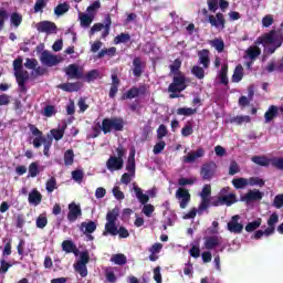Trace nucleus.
I'll return each mask as SVG.
<instances>
[{"mask_svg": "<svg viewBox=\"0 0 283 283\" xmlns=\"http://www.w3.org/2000/svg\"><path fill=\"white\" fill-rule=\"evenodd\" d=\"M264 198V193L260 190H250L241 197V202H258Z\"/></svg>", "mask_w": 283, "mask_h": 283, "instance_id": "obj_23", "label": "nucleus"}, {"mask_svg": "<svg viewBox=\"0 0 283 283\" xmlns=\"http://www.w3.org/2000/svg\"><path fill=\"white\" fill-rule=\"evenodd\" d=\"M28 200H29V205H34V207H39V203L40 202H43V195H41L36 188L32 189L30 192H29V197H28Z\"/></svg>", "mask_w": 283, "mask_h": 283, "instance_id": "obj_26", "label": "nucleus"}, {"mask_svg": "<svg viewBox=\"0 0 283 283\" xmlns=\"http://www.w3.org/2000/svg\"><path fill=\"white\" fill-rule=\"evenodd\" d=\"M64 165L66 167L74 165V150L73 149H67L64 153Z\"/></svg>", "mask_w": 283, "mask_h": 283, "instance_id": "obj_49", "label": "nucleus"}, {"mask_svg": "<svg viewBox=\"0 0 283 283\" xmlns=\"http://www.w3.org/2000/svg\"><path fill=\"white\" fill-rule=\"evenodd\" d=\"M198 113V108H187V107H180L177 109L178 116H193V114Z\"/></svg>", "mask_w": 283, "mask_h": 283, "instance_id": "obj_50", "label": "nucleus"}, {"mask_svg": "<svg viewBox=\"0 0 283 283\" xmlns=\"http://www.w3.org/2000/svg\"><path fill=\"white\" fill-rule=\"evenodd\" d=\"M29 129L32 136H34L32 142L34 149H39L43 145V154L46 158H50V149H52V135L48 134L45 137L43 132L34 124H29Z\"/></svg>", "mask_w": 283, "mask_h": 283, "instance_id": "obj_1", "label": "nucleus"}, {"mask_svg": "<svg viewBox=\"0 0 283 283\" xmlns=\"http://www.w3.org/2000/svg\"><path fill=\"white\" fill-rule=\"evenodd\" d=\"M145 67H147V64L143 62V59L139 56L134 57L133 60V75L136 78H140L143 76V73L145 72Z\"/></svg>", "mask_w": 283, "mask_h": 283, "instance_id": "obj_19", "label": "nucleus"}, {"mask_svg": "<svg viewBox=\"0 0 283 283\" xmlns=\"http://www.w3.org/2000/svg\"><path fill=\"white\" fill-rule=\"evenodd\" d=\"M147 94V86L145 84L138 87L133 86L120 97L122 101H132V98H138V96H145Z\"/></svg>", "mask_w": 283, "mask_h": 283, "instance_id": "obj_12", "label": "nucleus"}, {"mask_svg": "<svg viewBox=\"0 0 283 283\" xmlns=\"http://www.w3.org/2000/svg\"><path fill=\"white\" fill-rule=\"evenodd\" d=\"M132 41V35L129 33H120L114 38V44L120 45V43H129Z\"/></svg>", "mask_w": 283, "mask_h": 283, "instance_id": "obj_44", "label": "nucleus"}, {"mask_svg": "<svg viewBox=\"0 0 283 283\" xmlns=\"http://www.w3.org/2000/svg\"><path fill=\"white\" fill-rule=\"evenodd\" d=\"M48 8V0H35V4L33 7V12L35 14L43 13V9Z\"/></svg>", "mask_w": 283, "mask_h": 283, "instance_id": "obj_51", "label": "nucleus"}, {"mask_svg": "<svg viewBox=\"0 0 283 283\" xmlns=\"http://www.w3.org/2000/svg\"><path fill=\"white\" fill-rule=\"evenodd\" d=\"M221 202L223 206L226 205L227 207H231V205H235V202H238V199L235 193H229L221 196Z\"/></svg>", "mask_w": 283, "mask_h": 283, "instance_id": "obj_39", "label": "nucleus"}, {"mask_svg": "<svg viewBox=\"0 0 283 283\" xmlns=\"http://www.w3.org/2000/svg\"><path fill=\"white\" fill-rule=\"evenodd\" d=\"M210 45L211 48H214V50H217V52L221 53L224 52V40L222 39H213L210 41Z\"/></svg>", "mask_w": 283, "mask_h": 283, "instance_id": "obj_45", "label": "nucleus"}, {"mask_svg": "<svg viewBox=\"0 0 283 283\" xmlns=\"http://www.w3.org/2000/svg\"><path fill=\"white\" fill-rule=\"evenodd\" d=\"M38 65L39 61L36 59L28 57L24 63V67H27V70H35Z\"/></svg>", "mask_w": 283, "mask_h": 283, "instance_id": "obj_61", "label": "nucleus"}, {"mask_svg": "<svg viewBox=\"0 0 283 283\" xmlns=\"http://www.w3.org/2000/svg\"><path fill=\"white\" fill-rule=\"evenodd\" d=\"M244 78V67H242V64H239L235 66L233 75H232V82L233 83H240Z\"/></svg>", "mask_w": 283, "mask_h": 283, "instance_id": "obj_32", "label": "nucleus"}, {"mask_svg": "<svg viewBox=\"0 0 283 283\" xmlns=\"http://www.w3.org/2000/svg\"><path fill=\"white\" fill-rule=\"evenodd\" d=\"M98 76H99L98 70H92L88 73H86V75L84 76V80L86 81V83H92L93 81H96Z\"/></svg>", "mask_w": 283, "mask_h": 283, "instance_id": "obj_57", "label": "nucleus"}, {"mask_svg": "<svg viewBox=\"0 0 283 283\" xmlns=\"http://www.w3.org/2000/svg\"><path fill=\"white\" fill-rule=\"evenodd\" d=\"M57 87L59 90H63V92H78V84L76 83H63L60 84Z\"/></svg>", "mask_w": 283, "mask_h": 283, "instance_id": "obj_46", "label": "nucleus"}, {"mask_svg": "<svg viewBox=\"0 0 283 283\" xmlns=\"http://www.w3.org/2000/svg\"><path fill=\"white\" fill-rule=\"evenodd\" d=\"M201 201L198 208V214L202 216V211H207L211 207V185H205L200 192Z\"/></svg>", "mask_w": 283, "mask_h": 283, "instance_id": "obj_11", "label": "nucleus"}, {"mask_svg": "<svg viewBox=\"0 0 283 283\" xmlns=\"http://www.w3.org/2000/svg\"><path fill=\"white\" fill-rule=\"evenodd\" d=\"M240 220V214H235L231 218V220L228 222V231L230 233H242L244 231V224L238 222Z\"/></svg>", "mask_w": 283, "mask_h": 283, "instance_id": "obj_20", "label": "nucleus"}, {"mask_svg": "<svg viewBox=\"0 0 283 283\" xmlns=\"http://www.w3.org/2000/svg\"><path fill=\"white\" fill-rule=\"evenodd\" d=\"M280 222V214L273 212L268 219V228L265 230H256L253 234V240H261L263 235L269 238L275 233V224Z\"/></svg>", "mask_w": 283, "mask_h": 283, "instance_id": "obj_6", "label": "nucleus"}, {"mask_svg": "<svg viewBox=\"0 0 283 283\" xmlns=\"http://www.w3.org/2000/svg\"><path fill=\"white\" fill-rule=\"evenodd\" d=\"M264 179L260 177H251L250 179H248V185H250L251 187H264Z\"/></svg>", "mask_w": 283, "mask_h": 283, "instance_id": "obj_56", "label": "nucleus"}, {"mask_svg": "<svg viewBox=\"0 0 283 283\" xmlns=\"http://www.w3.org/2000/svg\"><path fill=\"white\" fill-rule=\"evenodd\" d=\"M275 23V20L273 19L272 14H266L262 18V25L263 28H271V24Z\"/></svg>", "mask_w": 283, "mask_h": 283, "instance_id": "obj_63", "label": "nucleus"}, {"mask_svg": "<svg viewBox=\"0 0 283 283\" xmlns=\"http://www.w3.org/2000/svg\"><path fill=\"white\" fill-rule=\"evenodd\" d=\"M103 28H105V32L103 33V36H107V34H109V28H112V18H109V15L106 17V23H95L91 30H90V35H94L96 34V32H101V30H103Z\"/></svg>", "mask_w": 283, "mask_h": 283, "instance_id": "obj_17", "label": "nucleus"}, {"mask_svg": "<svg viewBox=\"0 0 283 283\" xmlns=\"http://www.w3.org/2000/svg\"><path fill=\"white\" fill-rule=\"evenodd\" d=\"M203 17H208V22L212 28H217V30H224L227 28V19H224L223 13H217L216 15L210 14L207 9H202Z\"/></svg>", "mask_w": 283, "mask_h": 283, "instance_id": "obj_8", "label": "nucleus"}, {"mask_svg": "<svg viewBox=\"0 0 283 283\" xmlns=\"http://www.w3.org/2000/svg\"><path fill=\"white\" fill-rule=\"evenodd\" d=\"M81 216H83V210H81V206L76 205L75 202L70 203L67 213L69 222H76V220H78Z\"/></svg>", "mask_w": 283, "mask_h": 283, "instance_id": "obj_18", "label": "nucleus"}, {"mask_svg": "<svg viewBox=\"0 0 283 283\" xmlns=\"http://www.w3.org/2000/svg\"><path fill=\"white\" fill-rule=\"evenodd\" d=\"M232 185L234 189H244L245 187H249V179L239 177L232 179Z\"/></svg>", "mask_w": 283, "mask_h": 283, "instance_id": "obj_37", "label": "nucleus"}, {"mask_svg": "<svg viewBox=\"0 0 283 283\" xmlns=\"http://www.w3.org/2000/svg\"><path fill=\"white\" fill-rule=\"evenodd\" d=\"M187 90V77L182 73H178L174 75L172 83L168 86L169 98H178L180 92H185Z\"/></svg>", "mask_w": 283, "mask_h": 283, "instance_id": "obj_4", "label": "nucleus"}, {"mask_svg": "<svg viewBox=\"0 0 283 283\" xmlns=\"http://www.w3.org/2000/svg\"><path fill=\"white\" fill-rule=\"evenodd\" d=\"M169 67H170V74H174V75L182 74V72H180V67H182V61H180V59H176L174 63L170 64Z\"/></svg>", "mask_w": 283, "mask_h": 283, "instance_id": "obj_48", "label": "nucleus"}, {"mask_svg": "<svg viewBox=\"0 0 283 283\" xmlns=\"http://www.w3.org/2000/svg\"><path fill=\"white\" fill-rule=\"evenodd\" d=\"M205 156V148H198L195 153H189L185 157V163H196L197 158Z\"/></svg>", "mask_w": 283, "mask_h": 283, "instance_id": "obj_29", "label": "nucleus"}, {"mask_svg": "<svg viewBox=\"0 0 283 283\" xmlns=\"http://www.w3.org/2000/svg\"><path fill=\"white\" fill-rule=\"evenodd\" d=\"M45 187H46L48 193H52V192L54 191V189H56V178L51 177V178L46 181Z\"/></svg>", "mask_w": 283, "mask_h": 283, "instance_id": "obj_60", "label": "nucleus"}, {"mask_svg": "<svg viewBox=\"0 0 283 283\" xmlns=\"http://www.w3.org/2000/svg\"><path fill=\"white\" fill-rule=\"evenodd\" d=\"M13 70H14V77L20 87V91L28 92V88L25 87V83H28V78H30V75L28 74V71L23 70V59L18 57L13 61Z\"/></svg>", "mask_w": 283, "mask_h": 283, "instance_id": "obj_3", "label": "nucleus"}, {"mask_svg": "<svg viewBox=\"0 0 283 283\" xmlns=\"http://www.w3.org/2000/svg\"><path fill=\"white\" fill-rule=\"evenodd\" d=\"M84 176L85 175H84L83 170H81V169L72 171V178H73V180H75V182H83Z\"/></svg>", "mask_w": 283, "mask_h": 283, "instance_id": "obj_62", "label": "nucleus"}, {"mask_svg": "<svg viewBox=\"0 0 283 283\" xmlns=\"http://www.w3.org/2000/svg\"><path fill=\"white\" fill-rule=\"evenodd\" d=\"M40 61L42 65H46V67H54V65H59L63 59L59 55H54L50 53V51L45 50L41 53Z\"/></svg>", "mask_w": 283, "mask_h": 283, "instance_id": "obj_13", "label": "nucleus"}, {"mask_svg": "<svg viewBox=\"0 0 283 283\" xmlns=\"http://www.w3.org/2000/svg\"><path fill=\"white\" fill-rule=\"evenodd\" d=\"M245 52L251 61H255L262 54V49L260 46H250Z\"/></svg>", "mask_w": 283, "mask_h": 283, "instance_id": "obj_43", "label": "nucleus"}, {"mask_svg": "<svg viewBox=\"0 0 283 283\" xmlns=\"http://www.w3.org/2000/svg\"><path fill=\"white\" fill-rule=\"evenodd\" d=\"M120 214V210L118 208H114L113 210H109L106 213V223H105V228L103 231V235H108L109 231H115L116 227H118L116 224V221L118 220V216Z\"/></svg>", "mask_w": 283, "mask_h": 283, "instance_id": "obj_9", "label": "nucleus"}, {"mask_svg": "<svg viewBox=\"0 0 283 283\" xmlns=\"http://www.w3.org/2000/svg\"><path fill=\"white\" fill-rule=\"evenodd\" d=\"M217 170H218V165H216V163L213 161L206 163L201 166L200 176L202 180H211L216 176Z\"/></svg>", "mask_w": 283, "mask_h": 283, "instance_id": "obj_15", "label": "nucleus"}, {"mask_svg": "<svg viewBox=\"0 0 283 283\" xmlns=\"http://www.w3.org/2000/svg\"><path fill=\"white\" fill-rule=\"evenodd\" d=\"M38 32H45L46 34H54L56 32V23L44 20L36 24Z\"/></svg>", "mask_w": 283, "mask_h": 283, "instance_id": "obj_22", "label": "nucleus"}, {"mask_svg": "<svg viewBox=\"0 0 283 283\" xmlns=\"http://www.w3.org/2000/svg\"><path fill=\"white\" fill-rule=\"evenodd\" d=\"M80 230L84 231V233H94L96 231V222L88 221V222H82L80 226Z\"/></svg>", "mask_w": 283, "mask_h": 283, "instance_id": "obj_35", "label": "nucleus"}, {"mask_svg": "<svg viewBox=\"0 0 283 283\" xmlns=\"http://www.w3.org/2000/svg\"><path fill=\"white\" fill-rule=\"evenodd\" d=\"M66 128H67V125H64L60 129H56V128L51 129L49 136L52 137V142L53 140H62L63 136H65Z\"/></svg>", "mask_w": 283, "mask_h": 283, "instance_id": "obj_31", "label": "nucleus"}, {"mask_svg": "<svg viewBox=\"0 0 283 283\" xmlns=\"http://www.w3.org/2000/svg\"><path fill=\"white\" fill-rule=\"evenodd\" d=\"M191 73L193 74V76H196V78H199V81H202V78H205V69H202V66H192Z\"/></svg>", "mask_w": 283, "mask_h": 283, "instance_id": "obj_53", "label": "nucleus"}, {"mask_svg": "<svg viewBox=\"0 0 283 283\" xmlns=\"http://www.w3.org/2000/svg\"><path fill=\"white\" fill-rule=\"evenodd\" d=\"M229 72V65L223 64L220 70L219 78L221 85H229V77L227 76V73Z\"/></svg>", "mask_w": 283, "mask_h": 283, "instance_id": "obj_41", "label": "nucleus"}, {"mask_svg": "<svg viewBox=\"0 0 283 283\" xmlns=\"http://www.w3.org/2000/svg\"><path fill=\"white\" fill-rule=\"evenodd\" d=\"M165 147H167V143H165V140H160L158 142L153 149V153L158 156V154H163V151L165 150Z\"/></svg>", "mask_w": 283, "mask_h": 283, "instance_id": "obj_59", "label": "nucleus"}, {"mask_svg": "<svg viewBox=\"0 0 283 283\" xmlns=\"http://www.w3.org/2000/svg\"><path fill=\"white\" fill-rule=\"evenodd\" d=\"M272 207H275V209H282V207H283V193L282 195H276L274 197Z\"/></svg>", "mask_w": 283, "mask_h": 283, "instance_id": "obj_64", "label": "nucleus"}, {"mask_svg": "<svg viewBox=\"0 0 283 283\" xmlns=\"http://www.w3.org/2000/svg\"><path fill=\"white\" fill-rule=\"evenodd\" d=\"M279 108L275 105H271L264 114L265 123H271L275 116H277Z\"/></svg>", "mask_w": 283, "mask_h": 283, "instance_id": "obj_36", "label": "nucleus"}, {"mask_svg": "<svg viewBox=\"0 0 283 283\" xmlns=\"http://www.w3.org/2000/svg\"><path fill=\"white\" fill-rule=\"evenodd\" d=\"M87 264H90V251L85 250L80 253V260L74 264V269L81 277H87Z\"/></svg>", "mask_w": 283, "mask_h": 283, "instance_id": "obj_10", "label": "nucleus"}, {"mask_svg": "<svg viewBox=\"0 0 283 283\" xmlns=\"http://www.w3.org/2000/svg\"><path fill=\"white\" fill-rule=\"evenodd\" d=\"M80 21L83 28H90V25H92V21H94V18L87 13H84L80 17Z\"/></svg>", "mask_w": 283, "mask_h": 283, "instance_id": "obj_52", "label": "nucleus"}, {"mask_svg": "<svg viewBox=\"0 0 283 283\" xmlns=\"http://www.w3.org/2000/svg\"><path fill=\"white\" fill-rule=\"evenodd\" d=\"M111 262L117 264L118 266H125V264H127V256L123 253L113 254Z\"/></svg>", "mask_w": 283, "mask_h": 283, "instance_id": "obj_34", "label": "nucleus"}, {"mask_svg": "<svg viewBox=\"0 0 283 283\" xmlns=\"http://www.w3.org/2000/svg\"><path fill=\"white\" fill-rule=\"evenodd\" d=\"M262 227V218H259L252 222H249L245 226L247 233H253V231H256V229H260Z\"/></svg>", "mask_w": 283, "mask_h": 283, "instance_id": "obj_40", "label": "nucleus"}, {"mask_svg": "<svg viewBox=\"0 0 283 283\" xmlns=\"http://www.w3.org/2000/svg\"><path fill=\"white\" fill-rule=\"evenodd\" d=\"M175 198L178 200L180 209L189 207V202H191V193L187 188H178Z\"/></svg>", "mask_w": 283, "mask_h": 283, "instance_id": "obj_14", "label": "nucleus"}, {"mask_svg": "<svg viewBox=\"0 0 283 283\" xmlns=\"http://www.w3.org/2000/svg\"><path fill=\"white\" fill-rule=\"evenodd\" d=\"M199 63L207 70L211 65V59H209V50L203 49L198 52Z\"/></svg>", "mask_w": 283, "mask_h": 283, "instance_id": "obj_28", "label": "nucleus"}, {"mask_svg": "<svg viewBox=\"0 0 283 283\" xmlns=\"http://www.w3.org/2000/svg\"><path fill=\"white\" fill-rule=\"evenodd\" d=\"M10 22L13 28H19V25L23 23V15H21L19 12H13L11 13Z\"/></svg>", "mask_w": 283, "mask_h": 283, "instance_id": "obj_47", "label": "nucleus"}, {"mask_svg": "<svg viewBox=\"0 0 283 283\" xmlns=\"http://www.w3.org/2000/svg\"><path fill=\"white\" fill-rule=\"evenodd\" d=\"M191 134H193V124H191V122H188L187 125L181 128V136H184V138H187L191 136Z\"/></svg>", "mask_w": 283, "mask_h": 283, "instance_id": "obj_55", "label": "nucleus"}, {"mask_svg": "<svg viewBox=\"0 0 283 283\" xmlns=\"http://www.w3.org/2000/svg\"><path fill=\"white\" fill-rule=\"evenodd\" d=\"M108 235H113V237L118 235V238H122V239L129 238V230H127V228H125L123 226L119 228H118V226H116L115 230L108 232Z\"/></svg>", "mask_w": 283, "mask_h": 283, "instance_id": "obj_30", "label": "nucleus"}, {"mask_svg": "<svg viewBox=\"0 0 283 283\" xmlns=\"http://www.w3.org/2000/svg\"><path fill=\"white\" fill-rule=\"evenodd\" d=\"M134 191L137 200H139L142 205H147V202H149V196L143 193V189H140L138 186L134 187Z\"/></svg>", "mask_w": 283, "mask_h": 283, "instance_id": "obj_38", "label": "nucleus"}, {"mask_svg": "<svg viewBox=\"0 0 283 283\" xmlns=\"http://www.w3.org/2000/svg\"><path fill=\"white\" fill-rule=\"evenodd\" d=\"M251 160L254 165H259V167H269V165H272V167L283 171V157L269 158L266 156H253Z\"/></svg>", "mask_w": 283, "mask_h": 283, "instance_id": "obj_7", "label": "nucleus"}, {"mask_svg": "<svg viewBox=\"0 0 283 283\" xmlns=\"http://www.w3.org/2000/svg\"><path fill=\"white\" fill-rule=\"evenodd\" d=\"M65 12H70V4L67 2L60 3L54 8V14L56 17H63Z\"/></svg>", "mask_w": 283, "mask_h": 283, "instance_id": "obj_42", "label": "nucleus"}, {"mask_svg": "<svg viewBox=\"0 0 283 283\" xmlns=\"http://www.w3.org/2000/svg\"><path fill=\"white\" fill-rule=\"evenodd\" d=\"M125 129V119L123 117H106L102 120L103 134H112V132H123Z\"/></svg>", "mask_w": 283, "mask_h": 283, "instance_id": "obj_5", "label": "nucleus"}, {"mask_svg": "<svg viewBox=\"0 0 283 283\" xmlns=\"http://www.w3.org/2000/svg\"><path fill=\"white\" fill-rule=\"evenodd\" d=\"M231 125H242L243 123H251V116L249 115H238L229 119Z\"/></svg>", "mask_w": 283, "mask_h": 283, "instance_id": "obj_33", "label": "nucleus"}, {"mask_svg": "<svg viewBox=\"0 0 283 283\" xmlns=\"http://www.w3.org/2000/svg\"><path fill=\"white\" fill-rule=\"evenodd\" d=\"M222 244V238L218 235H210L205 238L203 247L208 251H213V249H217V247H220Z\"/></svg>", "mask_w": 283, "mask_h": 283, "instance_id": "obj_24", "label": "nucleus"}, {"mask_svg": "<svg viewBox=\"0 0 283 283\" xmlns=\"http://www.w3.org/2000/svg\"><path fill=\"white\" fill-rule=\"evenodd\" d=\"M35 224L38 229H45L48 227V217L40 214L36 218Z\"/></svg>", "mask_w": 283, "mask_h": 283, "instance_id": "obj_58", "label": "nucleus"}, {"mask_svg": "<svg viewBox=\"0 0 283 283\" xmlns=\"http://www.w3.org/2000/svg\"><path fill=\"white\" fill-rule=\"evenodd\" d=\"M66 76L70 80H76L81 81V78H84L83 76V70L78 69V65L76 64H70L65 70H64Z\"/></svg>", "mask_w": 283, "mask_h": 283, "instance_id": "obj_16", "label": "nucleus"}, {"mask_svg": "<svg viewBox=\"0 0 283 283\" xmlns=\"http://www.w3.org/2000/svg\"><path fill=\"white\" fill-rule=\"evenodd\" d=\"M126 171L130 174L132 176H136V150L132 149L127 161H126Z\"/></svg>", "mask_w": 283, "mask_h": 283, "instance_id": "obj_25", "label": "nucleus"}, {"mask_svg": "<svg viewBox=\"0 0 283 283\" xmlns=\"http://www.w3.org/2000/svg\"><path fill=\"white\" fill-rule=\"evenodd\" d=\"M124 165H125V160L116 156H111L106 161V167L108 171H120Z\"/></svg>", "mask_w": 283, "mask_h": 283, "instance_id": "obj_21", "label": "nucleus"}, {"mask_svg": "<svg viewBox=\"0 0 283 283\" xmlns=\"http://www.w3.org/2000/svg\"><path fill=\"white\" fill-rule=\"evenodd\" d=\"M62 251H65V253H74V255H78V248H76V244H74V241L72 240H64L62 242Z\"/></svg>", "mask_w": 283, "mask_h": 283, "instance_id": "obj_27", "label": "nucleus"}, {"mask_svg": "<svg viewBox=\"0 0 283 283\" xmlns=\"http://www.w3.org/2000/svg\"><path fill=\"white\" fill-rule=\"evenodd\" d=\"M39 163L33 161L29 165V176L31 178H36L39 176Z\"/></svg>", "mask_w": 283, "mask_h": 283, "instance_id": "obj_54", "label": "nucleus"}, {"mask_svg": "<svg viewBox=\"0 0 283 283\" xmlns=\"http://www.w3.org/2000/svg\"><path fill=\"white\" fill-rule=\"evenodd\" d=\"M259 41L262 45H272L266 49V52L268 54H275V51L282 48L283 31L282 29H273L259 38Z\"/></svg>", "mask_w": 283, "mask_h": 283, "instance_id": "obj_2", "label": "nucleus"}]
</instances>
